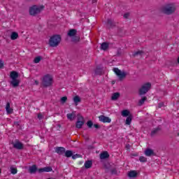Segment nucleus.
<instances>
[{
	"instance_id": "obj_28",
	"label": "nucleus",
	"mask_w": 179,
	"mask_h": 179,
	"mask_svg": "<svg viewBox=\"0 0 179 179\" xmlns=\"http://www.w3.org/2000/svg\"><path fill=\"white\" fill-rule=\"evenodd\" d=\"M72 155H73V153L71 150H67L65 152L66 157H71L72 156Z\"/></svg>"
},
{
	"instance_id": "obj_17",
	"label": "nucleus",
	"mask_w": 179,
	"mask_h": 179,
	"mask_svg": "<svg viewBox=\"0 0 179 179\" xmlns=\"http://www.w3.org/2000/svg\"><path fill=\"white\" fill-rule=\"evenodd\" d=\"M29 171L31 174H34V173L37 171V166L33 165L31 166H29Z\"/></svg>"
},
{
	"instance_id": "obj_8",
	"label": "nucleus",
	"mask_w": 179,
	"mask_h": 179,
	"mask_svg": "<svg viewBox=\"0 0 179 179\" xmlns=\"http://www.w3.org/2000/svg\"><path fill=\"white\" fill-rule=\"evenodd\" d=\"M76 35V29H70L68 32V36L69 37H72V41L73 43H78L79 40H80V38L79 36H75Z\"/></svg>"
},
{
	"instance_id": "obj_30",
	"label": "nucleus",
	"mask_w": 179,
	"mask_h": 179,
	"mask_svg": "<svg viewBox=\"0 0 179 179\" xmlns=\"http://www.w3.org/2000/svg\"><path fill=\"white\" fill-rule=\"evenodd\" d=\"M67 100H68V97L63 96L61 98L60 101H61L62 104H64V103H66Z\"/></svg>"
},
{
	"instance_id": "obj_22",
	"label": "nucleus",
	"mask_w": 179,
	"mask_h": 179,
	"mask_svg": "<svg viewBox=\"0 0 179 179\" xmlns=\"http://www.w3.org/2000/svg\"><path fill=\"white\" fill-rule=\"evenodd\" d=\"M92 164H93V162H92V161H87L84 166L85 167V169H90L92 167Z\"/></svg>"
},
{
	"instance_id": "obj_23",
	"label": "nucleus",
	"mask_w": 179,
	"mask_h": 179,
	"mask_svg": "<svg viewBox=\"0 0 179 179\" xmlns=\"http://www.w3.org/2000/svg\"><path fill=\"white\" fill-rule=\"evenodd\" d=\"M130 113H129V110H124L122 111V117H129V115Z\"/></svg>"
},
{
	"instance_id": "obj_39",
	"label": "nucleus",
	"mask_w": 179,
	"mask_h": 179,
	"mask_svg": "<svg viewBox=\"0 0 179 179\" xmlns=\"http://www.w3.org/2000/svg\"><path fill=\"white\" fill-rule=\"evenodd\" d=\"M139 54H142V51H138L136 53H134V55L135 56V55H138Z\"/></svg>"
},
{
	"instance_id": "obj_5",
	"label": "nucleus",
	"mask_w": 179,
	"mask_h": 179,
	"mask_svg": "<svg viewBox=\"0 0 179 179\" xmlns=\"http://www.w3.org/2000/svg\"><path fill=\"white\" fill-rule=\"evenodd\" d=\"M44 9V6H32L29 8V14L31 16H34L37 15V13H40Z\"/></svg>"
},
{
	"instance_id": "obj_18",
	"label": "nucleus",
	"mask_w": 179,
	"mask_h": 179,
	"mask_svg": "<svg viewBox=\"0 0 179 179\" xmlns=\"http://www.w3.org/2000/svg\"><path fill=\"white\" fill-rule=\"evenodd\" d=\"M6 110L7 111V114H12V113H13V109L10 108V103H6Z\"/></svg>"
},
{
	"instance_id": "obj_15",
	"label": "nucleus",
	"mask_w": 179,
	"mask_h": 179,
	"mask_svg": "<svg viewBox=\"0 0 179 179\" xmlns=\"http://www.w3.org/2000/svg\"><path fill=\"white\" fill-rule=\"evenodd\" d=\"M136 176H138V172L136 171H130L128 173V176L130 178H135V177H136Z\"/></svg>"
},
{
	"instance_id": "obj_16",
	"label": "nucleus",
	"mask_w": 179,
	"mask_h": 179,
	"mask_svg": "<svg viewBox=\"0 0 179 179\" xmlns=\"http://www.w3.org/2000/svg\"><path fill=\"white\" fill-rule=\"evenodd\" d=\"M56 153H58V155H64L65 153V148L60 147V148H55Z\"/></svg>"
},
{
	"instance_id": "obj_37",
	"label": "nucleus",
	"mask_w": 179,
	"mask_h": 179,
	"mask_svg": "<svg viewBox=\"0 0 179 179\" xmlns=\"http://www.w3.org/2000/svg\"><path fill=\"white\" fill-rule=\"evenodd\" d=\"M94 127L96 128V129H99V128H100V126H99L97 124H94Z\"/></svg>"
},
{
	"instance_id": "obj_2",
	"label": "nucleus",
	"mask_w": 179,
	"mask_h": 179,
	"mask_svg": "<svg viewBox=\"0 0 179 179\" xmlns=\"http://www.w3.org/2000/svg\"><path fill=\"white\" fill-rule=\"evenodd\" d=\"M10 78L11 79L10 85H12L13 87H17L20 83V80L17 79L19 73L16 71H11L10 73Z\"/></svg>"
},
{
	"instance_id": "obj_10",
	"label": "nucleus",
	"mask_w": 179,
	"mask_h": 179,
	"mask_svg": "<svg viewBox=\"0 0 179 179\" xmlns=\"http://www.w3.org/2000/svg\"><path fill=\"white\" fill-rule=\"evenodd\" d=\"M99 120L101 122H103V124H110V122H111V118L104 115H100Z\"/></svg>"
},
{
	"instance_id": "obj_1",
	"label": "nucleus",
	"mask_w": 179,
	"mask_h": 179,
	"mask_svg": "<svg viewBox=\"0 0 179 179\" xmlns=\"http://www.w3.org/2000/svg\"><path fill=\"white\" fill-rule=\"evenodd\" d=\"M54 82V77L51 74H45L42 78V86L44 87H50Z\"/></svg>"
},
{
	"instance_id": "obj_31",
	"label": "nucleus",
	"mask_w": 179,
	"mask_h": 179,
	"mask_svg": "<svg viewBox=\"0 0 179 179\" xmlns=\"http://www.w3.org/2000/svg\"><path fill=\"white\" fill-rule=\"evenodd\" d=\"M146 101V97H143L138 102V106H142Z\"/></svg>"
},
{
	"instance_id": "obj_32",
	"label": "nucleus",
	"mask_w": 179,
	"mask_h": 179,
	"mask_svg": "<svg viewBox=\"0 0 179 179\" xmlns=\"http://www.w3.org/2000/svg\"><path fill=\"white\" fill-rule=\"evenodd\" d=\"M87 125L88 128H92V127H93V122H92V120H89L87 122Z\"/></svg>"
},
{
	"instance_id": "obj_45",
	"label": "nucleus",
	"mask_w": 179,
	"mask_h": 179,
	"mask_svg": "<svg viewBox=\"0 0 179 179\" xmlns=\"http://www.w3.org/2000/svg\"><path fill=\"white\" fill-rule=\"evenodd\" d=\"M0 173H1V169H0Z\"/></svg>"
},
{
	"instance_id": "obj_27",
	"label": "nucleus",
	"mask_w": 179,
	"mask_h": 179,
	"mask_svg": "<svg viewBox=\"0 0 179 179\" xmlns=\"http://www.w3.org/2000/svg\"><path fill=\"white\" fill-rule=\"evenodd\" d=\"M145 156H152L153 155V150L150 149H147L145 152Z\"/></svg>"
},
{
	"instance_id": "obj_14",
	"label": "nucleus",
	"mask_w": 179,
	"mask_h": 179,
	"mask_svg": "<svg viewBox=\"0 0 179 179\" xmlns=\"http://www.w3.org/2000/svg\"><path fill=\"white\" fill-rule=\"evenodd\" d=\"M13 147L15 149H19V150L23 149V144L20 143L19 141H17L13 143Z\"/></svg>"
},
{
	"instance_id": "obj_24",
	"label": "nucleus",
	"mask_w": 179,
	"mask_h": 179,
	"mask_svg": "<svg viewBox=\"0 0 179 179\" xmlns=\"http://www.w3.org/2000/svg\"><path fill=\"white\" fill-rule=\"evenodd\" d=\"M101 48L102 50H103V51H106V50H107L108 48V43H103L101 45Z\"/></svg>"
},
{
	"instance_id": "obj_12",
	"label": "nucleus",
	"mask_w": 179,
	"mask_h": 179,
	"mask_svg": "<svg viewBox=\"0 0 179 179\" xmlns=\"http://www.w3.org/2000/svg\"><path fill=\"white\" fill-rule=\"evenodd\" d=\"M10 40L15 41L19 38V34L16 31H13L10 34Z\"/></svg>"
},
{
	"instance_id": "obj_41",
	"label": "nucleus",
	"mask_w": 179,
	"mask_h": 179,
	"mask_svg": "<svg viewBox=\"0 0 179 179\" xmlns=\"http://www.w3.org/2000/svg\"><path fill=\"white\" fill-rule=\"evenodd\" d=\"M164 106V103H161L159 104L158 107H159V108H161V107H163Z\"/></svg>"
},
{
	"instance_id": "obj_44",
	"label": "nucleus",
	"mask_w": 179,
	"mask_h": 179,
	"mask_svg": "<svg viewBox=\"0 0 179 179\" xmlns=\"http://www.w3.org/2000/svg\"><path fill=\"white\" fill-rule=\"evenodd\" d=\"M152 134L153 135V131L152 132Z\"/></svg>"
},
{
	"instance_id": "obj_42",
	"label": "nucleus",
	"mask_w": 179,
	"mask_h": 179,
	"mask_svg": "<svg viewBox=\"0 0 179 179\" xmlns=\"http://www.w3.org/2000/svg\"><path fill=\"white\" fill-rule=\"evenodd\" d=\"M34 85H38V81L37 80H35Z\"/></svg>"
},
{
	"instance_id": "obj_36",
	"label": "nucleus",
	"mask_w": 179,
	"mask_h": 179,
	"mask_svg": "<svg viewBox=\"0 0 179 179\" xmlns=\"http://www.w3.org/2000/svg\"><path fill=\"white\" fill-rule=\"evenodd\" d=\"M38 118L39 120H41V119L43 118V115H42L41 113H39V114L38 115Z\"/></svg>"
},
{
	"instance_id": "obj_20",
	"label": "nucleus",
	"mask_w": 179,
	"mask_h": 179,
	"mask_svg": "<svg viewBox=\"0 0 179 179\" xmlns=\"http://www.w3.org/2000/svg\"><path fill=\"white\" fill-rule=\"evenodd\" d=\"M131 122H132V116L129 115L127 117L125 124L126 125H131Z\"/></svg>"
},
{
	"instance_id": "obj_25",
	"label": "nucleus",
	"mask_w": 179,
	"mask_h": 179,
	"mask_svg": "<svg viewBox=\"0 0 179 179\" xmlns=\"http://www.w3.org/2000/svg\"><path fill=\"white\" fill-rule=\"evenodd\" d=\"M118 97H120V93L115 92V93L113 94L111 99L117 100V99H118Z\"/></svg>"
},
{
	"instance_id": "obj_19",
	"label": "nucleus",
	"mask_w": 179,
	"mask_h": 179,
	"mask_svg": "<svg viewBox=\"0 0 179 179\" xmlns=\"http://www.w3.org/2000/svg\"><path fill=\"white\" fill-rule=\"evenodd\" d=\"M73 100L76 106H78V104H79V103H80V97H79V96H74Z\"/></svg>"
},
{
	"instance_id": "obj_3",
	"label": "nucleus",
	"mask_w": 179,
	"mask_h": 179,
	"mask_svg": "<svg viewBox=\"0 0 179 179\" xmlns=\"http://www.w3.org/2000/svg\"><path fill=\"white\" fill-rule=\"evenodd\" d=\"M162 12L166 15H171V13H174V12H176V4L174 3L166 4L162 8Z\"/></svg>"
},
{
	"instance_id": "obj_40",
	"label": "nucleus",
	"mask_w": 179,
	"mask_h": 179,
	"mask_svg": "<svg viewBox=\"0 0 179 179\" xmlns=\"http://www.w3.org/2000/svg\"><path fill=\"white\" fill-rule=\"evenodd\" d=\"M3 62L0 60V68H3Z\"/></svg>"
},
{
	"instance_id": "obj_11",
	"label": "nucleus",
	"mask_w": 179,
	"mask_h": 179,
	"mask_svg": "<svg viewBox=\"0 0 179 179\" xmlns=\"http://www.w3.org/2000/svg\"><path fill=\"white\" fill-rule=\"evenodd\" d=\"M38 173H50V171H52V169L50 166H46V167L38 169Z\"/></svg>"
},
{
	"instance_id": "obj_34",
	"label": "nucleus",
	"mask_w": 179,
	"mask_h": 179,
	"mask_svg": "<svg viewBox=\"0 0 179 179\" xmlns=\"http://www.w3.org/2000/svg\"><path fill=\"white\" fill-rule=\"evenodd\" d=\"M139 160L140 162H146V158L145 157H140Z\"/></svg>"
},
{
	"instance_id": "obj_7",
	"label": "nucleus",
	"mask_w": 179,
	"mask_h": 179,
	"mask_svg": "<svg viewBox=\"0 0 179 179\" xmlns=\"http://www.w3.org/2000/svg\"><path fill=\"white\" fill-rule=\"evenodd\" d=\"M113 72H115V75H117L118 79L120 80H123V79H125V77L127 76V73L121 71V70L117 68L113 69Z\"/></svg>"
},
{
	"instance_id": "obj_9",
	"label": "nucleus",
	"mask_w": 179,
	"mask_h": 179,
	"mask_svg": "<svg viewBox=\"0 0 179 179\" xmlns=\"http://www.w3.org/2000/svg\"><path fill=\"white\" fill-rule=\"evenodd\" d=\"M85 124V118L82 115L78 117L77 122L76 123V128L80 129Z\"/></svg>"
},
{
	"instance_id": "obj_13",
	"label": "nucleus",
	"mask_w": 179,
	"mask_h": 179,
	"mask_svg": "<svg viewBox=\"0 0 179 179\" xmlns=\"http://www.w3.org/2000/svg\"><path fill=\"white\" fill-rule=\"evenodd\" d=\"M67 118L70 121H73L76 118V112H72L71 113L67 114Z\"/></svg>"
},
{
	"instance_id": "obj_6",
	"label": "nucleus",
	"mask_w": 179,
	"mask_h": 179,
	"mask_svg": "<svg viewBox=\"0 0 179 179\" xmlns=\"http://www.w3.org/2000/svg\"><path fill=\"white\" fill-rule=\"evenodd\" d=\"M152 85L150 83H147L142 85V87L139 90V94L141 96L143 94H146L149 90H150Z\"/></svg>"
},
{
	"instance_id": "obj_21",
	"label": "nucleus",
	"mask_w": 179,
	"mask_h": 179,
	"mask_svg": "<svg viewBox=\"0 0 179 179\" xmlns=\"http://www.w3.org/2000/svg\"><path fill=\"white\" fill-rule=\"evenodd\" d=\"M108 152H103L102 153H101L100 155V159H107V157H108Z\"/></svg>"
},
{
	"instance_id": "obj_43",
	"label": "nucleus",
	"mask_w": 179,
	"mask_h": 179,
	"mask_svg": "<svg viewBox=\"0 0 179 179\" xmlns=\"http://www.w3.org/2000/svg\"><path fill=\"white\" fill-rule=\"evenodd\" d=\"M178 63L179 64V57H178Z\"/></svg>"
},
{
	"instance_id": "obj_26",
	"label": "nucleus",
	"mask_w": 179,
	"mask_h": 179,
	"mask_svg": "<svg viewBox=\"0 0 179 179\" xmlns=\"http://www.w3.org/2000/svg\"><path fill=\"white\" fill-rule=\"evenodd\" d=\"M41 59H43V57H41V56H37L34 59V64H38V62H40Z\"/></svg>"
},
{
	"instance_id": "obj_38",
	"label": "nucleus",
	"mask_w": 179,
	"mask_h": 179,
	"mask_svg": "<svg viewBox=\"0 0 179 179\" xmlns=\"http://www.w3.org/2000/svg\"><path fill=\"white\" fill-rule=\"evenodd\" d=\"M79 157V155H76L72 156V159H78Z\"/></svg>"
},
{
	"instance_id": "obj_33",
	"label": "nucleus",
	"mask_w": 179,
	"mask_h": 179,
	"mask_svg": "<svg viewBox=\"0 0 179 179\" xmlns=\"http://www.w3.org/2000/svg\"><path fill=\"white\" fill-rule=\"evenodd\" d=\"M101 70L100 69H97L96 71H95V74L96 75H101Z\"/></svg>"
},
{
	"instance_id": "obj_29",
	"label": "nucleus",
	"mask_w": 179,
	"mask_h": 179,
	"mask_svg": "<svg viewBox=\"0 0 179 179\" xmlns=\"http://www.w3.org/2000/svg\"><path fill=\"white\" fill-rule=\"evenodd\" d=\"M10 172L11 174H17V169L14 167H10Z\"/></svg>"
},
{
	"instance_id": "obj_35",
	"label": "nucleus",
	"mask_w": 179,
	"mask_h": 179,
	"mask_svg": "<svg viewBox=\"0 0 179 179\" xmlns=\"http://www.w3.org/2000/svg\"><path fill=\"white\" fill-rule=\"evenodd\" d=\"M123 17H124V19H128V17H129V13H126Z\"/></svg>"
},
{
	"instance_id": "obj_4",
	"label": "nucleus",
	"mask_w": 179,
	"mask_h": 179,
	"mask_svg": "<svg viewBox=\"0 0 179 179\" xmlns=\"http://www.w3.org/2000/svg\"><path fill=\"white\" fill-rule=\"evenodd\" d=\"M61 43V36L59 35H55L50 37L49 40V45L50 47H57Z\"/></svg>"
}]
</instances>
